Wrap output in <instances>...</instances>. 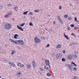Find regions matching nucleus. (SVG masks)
<instances>
[{"label":"nucleus","mask_w":79,"mask_h":79,"mask_svg":"<svg viewBox=\"0 0 79 79\" xmlns=\"http://www.w3.org/2000/svg\"><path fill=\"white\" fill-rule=\"evenodd\" d=\"M5 27L6 29H10L11 28V25L10 23H7L5 24Z\"/></svg>","instance_id":"1"},{"label":"nucleus","mask_w":79,"mask_h":79,"mask_svg":"<svg viewBox=\"0 0 79 79\" xmlns=\"http://www.w3.org/2000/svg\"><path fill=\"white\" fill-rule=\"evenodd\" d=\"M34 40L35 42V43H36V44H39L40 43V42H41L40 40L38 39L37 37H35Z\"/></svg>","instance_id":"2"},{"label":"nucleus","mask_w":79,"mask_h":79,"mask_svg":"<svg viewBox=\"0 0 79 79\" xmlns=\"http://www.w3.org/2000/svg\"><path fill=\"white\" fill-rule=\"evenodd\" d=\"M20 45H24V42L22 40H18L16 41Z\"/></svg>","instance_id":"3"},{"label":"nucleus","mask_w":79,"mask_h":79,"mask_svg":"<svg viewBox=\"0 0 79 79\" xmlns=\"http://www.w3.org/2000/svg\"><path fill=\"white\" fill-rule=\"evenodd\" d=\"M56 57L58 59H60L62 57V55L60 54H57L56 55Z\"/></svg>","instance_id":"4"},{"label":"nucleus","mask_w":79,"mask_h":79,"mask_svg":"<svg viewBox=\"0 0 79 79\" xmlns=\"http://www.w3.org/2000/svg\"><path fill=\"white\" fill-rule=\"evenodd\" d=\"M8 63L11 65V66L14 67V68H16V66L15 64L13 62H9Z\"/></svg>","instance_id":"5"},{"label":"nucleus","mask_w":79,"mask_h":79,"mask_svg":"<svg viewBox=\"0 0 79 79\" xmlns=\"http://www.w3.org/2000/svg\"><path fill=\"white\" fill-rule=\"evenodd\" d=\"M45 68L46 69H49L50 68V66L49 64H47L46 65L44 66Z\"/></svg>","instance_id":"6"},{"label":"nucleus","mask_w":79,"mask_h":79,"mask_svg":"<svg viewBox=\"0 0 79 79\" xmlns=\"http://www.w3.org/2000/svg\"><path fill=\"white\" fill-rule=\"evenodd\" d=\"M32 65L34 67V68H35L36 66V64H35V61L34 60H33L32 61Z\"/></svg>","instance_id":"7"},{"label":"nucleus","mask_w":79,"mask_h":79,"mask_svg":"<svg viewBox=\"0 0 79 79\" xmlns=\"http://www.w3.org/2000/svg\"><path fill=\"white\" fill-rule=\"evenodd\" d=\"M9 41H10V42H13V43H14V44H17V45H18V43L17 42L11 39H10Z\"/></svg>","instance_id":"8"},{"label":"nucleus","mask_w":79,"mask_h":79,"mask_svg":"<svg viewBox=\"0 0 79 79\" xmlns=\"http://www.w3.org/2000/svg\"><path fill=\"white\" fill-rule=\"evenodd\" d=\"M67 58L69 60H71L72 59V55L71 54L69 55L67 57Z\"/></svg>","instance_id":"9"},{"label":"nucleus","mask_w":79,"mask_h":79,"mask_svg":"<svg viewBox=\"0 0 79 79\" xmlns=\"http://www.w3.org/2000/svg\"><path fill=\"white\" fill-rule=\"evenodd\" d=\"M26 66L27 69H30V68H31V65L30 64H26Z\"/></svg>","instance_id":"10"},{"label":"nucleus","mask_w":79,"mask_h":79,"mask_svg":"<svg viewBox=\"0 0 79 79\" xmlns=\"http://www.w3.org/2000/svg\"><path fill=\"white\" fill-rule=\"evenodd\" d=\"M11 53L10 55L11 56H12V55H13L14 53H16V51L14 50H12L11 51Z\"/></svg>","instance_id":"11"},{"label":"nucleus","mask_w":79,"mask_h":79,"mask_svg":"<svg viewBox=\"0 0 79 79\" xmlns=\"http://www.w3.org/2000/svg\"><path fill=\"white\" fill-rule=\"evenodd\" d=\"M45 63L46 64H50V61L48 60H45Z\"/></svg>","instance_id":"12"},{"label":"nucleus","mask_w":79,"mask_h":79,"mask_svg":"<svg viewBox=\"0 0 79 79\" xmlns=\"http://www.w3.org/2000/svg\"><path fill=\"white\" fill-rule=\"evenodd\" d=\"M10 17L9 15H8V13H6V15H4V17L6 18H8Z\"/></svg>","instance_id":"13"},{"label":"nucleus","mask_w":79,"mask_h":79,"mask_svg":"<svg viewBox=\"0 0 79 79\" xmlns=\"http://www.w3.org/2000/svg\"><path fill=\"white\" fill-rule=\"evenodd\" d=\"M17 28H18V29H20V31H23V29L21 28V27H20L19 26L17 25Z\"/></svg>","instance_id":"14"},{"label":"nucleus","mask_w":79,"mask_h":79,"mask_svg":"<svg viewBox=\"0 0 79 79\" xmlns=\"http://www.w3.org/2000/svg\"><path fill=\"white\" fill-rule=\"evenodd\" d=\"M72 58H77V56L76 55L74 54H73L72 55Z\"/></svg>","instance_id":"15"},{"label":"nucleus","mask_w":79,"mask_h":79,"mask_svg":"<svg viewBox=\"0 0 79 79\" xmlns=\"http://www.w3.org/2000/svg\"><path fill=\"white\" fill-rule=\"evenodd\" d=\"M61 47V44H58L56 47V48H60Z\"/></svg>","instance_id":"16"},{"label":"nucleus","mask_w":79,"mask_h":79,"mask_svg":"<svg viewBox=\"0 0 79 79\" xmlns=\"http://www.w3.org/2000/svg\"><path fill=\"white\" fill-rule=\"evenodd\" d=\"M64 36L65 38L67 39V40H69V38L68 37V36H67V35H66V34H64Z\"/></svg>","instance_id":"17"},{"label":"nucleus","mask_w":79,"mask_h":79,"mask_svg":"<svg viewBox=\"0 0 79 79\" xmlns=\"http://www.w3.org/2000/svg\"><path fill=\"white\" fill-rule=\"evenodd\" d=\"M66 65L67 66V67H68V68H71V67H72V66H71V64H67Z\"/></svg>","instance_id":"18"},{"label":"nucleus","mask_w":79,"mask_h":79,"mask_svg":"<svg viewBox=\"0 0 79 79\" xmlns=\"http://www.w3.org/2000/svg\"><path fill=\"white\" fill-rule=\"evenodd\" d=\"M59 21L60 23H61V24H64V23H63V21H62L61 20H60Z\"/></svg>","instance_id":"19"},{"label":"nucleus","mask_w":79,"mask_h":79,"mask_svg":"<svg viewBox=\"0 0 79 79\" xmlns=\"http://www.w3.org/2000/svg\"><path fill=\"white\" fill-rule=\"evenodd\" d=\"M57 19L59 21L61 20V18L60 17V16H57Z\"/></svg>","instance_id":"20"},{"label":"nucleus","mask_w":79,"mask_h":79,"mask_svg":"<svg viewBox=\"0 0 79 79\" xmlns=\"http://www.w3.org/2000/svg\"><path fill=\"white\" fill-rule=\"evenodd\" d=\"M63 17H64V18H68V15H64Z\"/></svg>","instance_id":"21"},{"label":"nucleus","mask_w":79,"mask_h":79,"mask_svg":"<svg viewBox=\"0 0 79 79\" xmlns=\"http://www.w3.org/2000/svg\"><path fill=\"white\" fill-rule=\"evenodd\" d=\"M17 36L18 37V35L15 34L14 36V38H15V39H17Z\"/></svg>","instance_id":"22"},{"label":"nucleus","mask_w":79,"mask_h":79,"mask_svg":"<svg viewBox=\"0 0 79 79\" xmlns=\"http://www.w3.org/2000/svg\"><path fill=\"white\" fill-rule=\"evenodd\" d=\"M8 14L9 15V16H10V15H12L13 13L12 12H9V13H8Z\"/></svg>","instance_id":"23"},{"label":"nucleus","mask_w":79,"mask_h":79,"mask_svg":"<svg viewBox=\"0 0 79 79\" xmlns=\"http://www.w3.org/2000/svg\"><path fill=\"white\" fill-rule=\"evenodd\" d=\"M34 11L35 13H39V10H34Z\"/></svg>","instance_id":"24"},{"label":"nucleus","mask_w":79,"mask_h":79,"mask_svg":"<svg viewBox=\"0 0 79 79\" xmlns=\"http://www.w3.org/2000/svg\"><path fill=\"white\" fill-rule=\"evenodd\" d=\"M24 25H25V23H23L22 24H21L20 25V26L21 27H23V26H24Z\"/></svg>","instance_id":"25"},{"label":"nucleus","mask_w":79,"mask_h":79,"mask_svg":"<svg viewBox=\"0 0 79 79\" xmlns=\"http://www.w3.org/2000/svg\"><path fill=\"white\" fill-rule=\"evenodd\" d=\"M47 76H49V77H50V76H51V74H50V73H47Z\"/></svg>","instance_id":"26"},{"label":"nucleus","mask_w":79,"mask_h":79,"mask_svg":"<svg viewBox=\"0 0 79 79\" xmlns=\"http://www.w3.org/2000/svg\"><path fill=\"white\" fill-rule=\"evenodd\" d=\"M28 13V11H26L24 12V13H23L24 15H26Z\"/></svg>","instance_id":"27"},{"label":"nucleus","mask_w":79,"mask_h":79,"mask_svg":"<svg viewBox=\"0 0 79 79\" xmlns=\"http://www.w3.org/2000/svg\"><path fill=\"white\" fill-rule=\"evenodd\" d=\"M67 31H70L71 30V28L69 27H68L67 29Z\"/></svg>","instance_id":"28"},{"label":"nucleus","mask_w":79,"mask_h":79,"mask_svg":"<svg viewBox=\"0 0 79 79\" xmlns=\"http://www.w3.org/2000/svg\"><path fill=\"white\" fill-rule=\"evenodd\" d=\"M7 6H9V7H11V6H12V5L10 4H9L7 5Z\"/></svg>","instance_id":"29"},{"label":"nucleus","mask_w":79,"mask_h":79,"mask_svg":"<svg viewBox=\"0 0 79 79\" xmlns=\"http://www.w3.org/2000/svg\"><path fill=\"white\" fill-rule=\"evenodd\" d=\"M29 25L31 26H34V25L32 24V23H29Z\"/></svg>","instance_id":"30"},{"label":"nucleus","mask_w":79,"mask_h":79,"mask_svg":"<svg viewBox=\"0 0 79 79\" xmlns=\"http://www.w3.org/2000/svg\"><path fill=\"white\" fill-rule=\"evenodd\" d=\"M62 61H66V60H65L64 58H62Z\"/></svg>","instance_id":"31"},{"label":"nucleus","mask_w":79,"mask_h":79,"mask_svg":"<svg viewBox=\"0 0 79 79\" xmlns=\"http://www.w3.org/2000/svg\"><path fill=\"white\" fill-rule=\"evenodd\" d=\"M73 78L74 79H77V77L76 76H74L73 77Z\"/></svg>","instance_id":"32"},{"label":"nucleus","mask_w":79,"mask_h":79,"mask_svg":"<svg viewBox=\"0 0 79 79\" xmlns=\"http://www.w3.org/2000/svg\"><path fill=\"white\" fill-rule=\"evenodd\" d=\"M18 66H21V64L20 63H18Z\"/></svg>","instance_id":"33"},{"label":"nucleus","mask_w":79,"mask_h":79,"mask_svg":"<svg viewBox=\"0 0 79 79\" xmlns=\"http://www.w3.org/2000/svg\"><path fill=\"white\" fill-rule=\"evenodd\" d=\"M79 29L78 27H75L74 28V29H75V30H76V29Z\"/></svg>","instance_id":"34"},{"label":"nucleus","mask_w":79,"mask_h":79,"mask_svg":"<svg viewBox=\"0 0 79 79\" xmlns=\"http://www.w3.org/2000/svg\"><path fill=\"white\" fill-rule=\"evenodd\" d=\"M29 15H33V14L32 12H30L29 13Z\"/></svg>","instance_id":"35"},{"label":"nucleus","mask_w":79,"mask_h":79,"mask_svg":"<svg viewBox=\"0 0 79 79\" xmlns=\"http://www.w3.org/2000/svg\"><path fill=\"white\" fill-rule=\"evenodd\" d=\"M49 31L50 32H52V31H53V30L52 29H49Z\"/></svg>","instance_id":"36"},{"label":"nucleus","mask_w":79,"mask_h":79,"mask_svg":"<svg viewBox=\"0 0 79 79\" xmlns=\"http://www.w3.org/2000/svg\"><path fill=\"white\" fill-rule=\"evenodd\" d=\"M74 20L75 21H76L77 22H78V21L77 20V18L76 17H75Z\"/></svg>","instance_id":"37"},{"label":"nucleus","mask_w":79,"mask_h":79,"mask_svg":"<svg viewBox=\"0 0 79 79\" xmlns=\"http://www.w3.org/2000/svg\"><path fill=\"white\" fill-rule=\"evenodd\" d=\"M73 69L74 71H76L77 70V68L76 67H74Z\"/></svg>","instance_id":"38"},{"label":"nucleus","mask_w":79,"mask_h":79,"mask_svg":"<svg viewBox=\"0 0 79 79\" xmlns=\"http://www.w3.org/2000/svg\"><path fill=\"white\" fill-rule=\"evenodd\" d=\"M69 68L70 71H71V70H73V69L72 68V66Z\"/></svg>","instance_id":"39"},{"label":"nucleus","mask_w":79,"mask_h":79,"mask_svg":"<svg viewBox=\"0 0 79 79\" xmlns=\"http://www.w3.org/2000/svg\"><path fill=\"white\" fill-rule=\"evenodd\" d=\"M74 53H75V54H76V55H77V54L78 53L76 51H74Z\"/></svg>","instance_id":"40"},{"label":"nucleus","mask_w":79,"mask_h":79,"mask_svg":"<svg viewBox=\"0 0 79 79\" xmlns=\"http://www.w3.org/2000/svg\"><path fill=\"white\" fill-rule=\"evenodd\" d=\"M68 19H69V20H72V19L71 18V17H69L68 18Z\"/></svg>","instance_id":"41"},{"label":"nucleus","mask_w":79,"mask_h":79,"mask_svg":"<svg viewBox=\"0 0 79 79\" xmlns=\"http://www.w3.org/2000/svg\"><path fill=\"white\" fill-rule=\"evenodd\" d=\"M70 26L72 27H74V25H73V24L70 25Z\"/></svg>","instance_id":"42"},{"label":"nucleus","mask_w":79,"mask_h":79,"mask_svg":"<svg viewBox=\"0 0 79 79\" xmlns=\"http://www.w3.org/2000/svg\"><path fill=\"white\" fill-rule=\"evenodd\" d=\"M17 8V6H15V11H17V9H16Z\"/></svg>","instance_id":"43"},{"label":"nucleus","mask_w":79,"mask_h":79,"mask_svg":"<svg viewBox=\"0 0 79 79\" xmlns=\"http://www.w3.org/2000/svg\"><path fill=\"white\" fill-rule=\"evenodd\" d=\"M50 47V45L48 44H47V45L46 46V47Z\"/></svg>","instance_id":"44"},{"label":"nucleus","mask_w":79,"mask_h":79,"mask_svg":"<svg viewBox=\"0 0 79 79\" xmlns=\"http://www.w3.org/2000/svg\"><path fill=\"white\" fill-rule=\"evenodd\" d=\"M62 52L63 53H66V51H65V50H63L62 51Z\"/></svg>","instance_id":"45"},{"label":"nucleus","mask_w":79,"mask_h":79,"mask_svg":"<svg viewBox=\"0 0 79 79\" xmlns=\"http://www.w3.org/2000/svg\"><path fill=\"white\" fill-rule=\"evenodd\" d=\"M62 7H61V6H59V10H61Z\"/></svg>","instance_id":"46"},{"label":"nucleus","mask_w":79,"mask_h":79,"mask_svg":"<svg viewBox=\"0 0 79 79\" xmlns=\"http://www.w3.org/2000/svg\"><path fill=\"white\" fill-rule=\"evenodd\" d=\"M24 64H22V66L20 67V68H23V67H24Z\"/></svg>","instance_id":"47"},{"label":"nucleus","mask_w":79,"mask_h":79,"mask_svg":"<svg viewBox=\"0 0 79 79\" xmlns=\"http://www.w3.org/2000/svg\"><path fill=\"white\" fill-rule=\"evenodd\" d=\"M0 6L1 9H2L3 8V6Z\"/></svg>","instance_id":"48"},{"label":"nucleus","mask_w":79,"mask_h":79,"mask_svg":"<svg viewBox=\"0 0 79 79\" xmlns=\"http://www.w3.org/2000/svg\"><path fill=\"white\" fill-rule=\"evenodd\" d=\"M2 48H1V47H0V52L2 50Z\"/></svg>","instance_id":"49"},{"label":"nucleus","mask_w":79,"mask_h":79,"mask_svg":"<svg viewBox=\"0 0 79 79\" xmlns=\"http://www.w3.org/2000/svg\"><path fill=\"white\" fill-rule=\"evenodd\" d=\"M53 24H55V22H53Z\"/></svg>","instance_id":"50"},{"label":"nucleus","mask_w":79,"mask_h":79,"mask_svg":"<svg viewBox=\"0 0 79 79\" xmlns=\"http://www.w3.org/2000/svg\"><path fill=\"white\" fill-rule=\"evenodd\" d=\"M74 66H77V65H76V64H75V63L74 64Z\"/></svg>","instance_id":"51"},{"label":"nucleus","mask_w":79,"mask_h":79,"mask_svg":"<svg viewBox=\"0 0 79 79\" xmlns=\"http://www.w3.org/2000/svg\"><path fill=\"white\" fill-rule=\"evenodd\" d=\"M71 64H74L75 63H74V62H72V63H71Z\"/></svg>","instance_id":"52"},{"label":"nucleus","mask_w":79,"mask_h":79,"mask_svg":"<svg viewBox=\"0 0 79 79\" xmlns=\"http://www.w3.org/2000/svg\"><path fill=\"white\" fill-rule=\"evenodd\" d=\"M71 35H74L73 34V33H71Z\"/></svg>","instance_id":"53"},{"label":"nucleus","mask_w":79,"mask_h":79,"mask_svg":"<svg viewBox=\"0 0 79 79\" xmlns=\"http://www.w3.org/2000/svg\"><path fill=\"white\" fill-rule=\"evenodd\" d=\"M40 74H41V75H42V73L40 72Z\"/></svg>","instance_id":"54"},{"label":"nucleus","mask_w":79,"mask_h":79,"mask_svg":"<svg viewBox=\"0 0 79 79\" xmlns=\"http://www.w3.org/2000/svg\"><path fill=\"white\" fill-rule=\"evenodd\" d=\"M1 53H4V52H3V51H2L1 52Z\"/></svg>","instance_id":"55"},{"label":"nucleus","mask_w":79,"mask_h":79,"mask_svg":"<svg viewBox=\"0 0 79 79\" xmlns=\"http://www.w3.org/2000/svg\"><path fill=\"white\" fill-rule=\"evenodd\" d=\"M40 70L41 69V70H43V69H42V68H40Z\"/></svg>","instance_id":"56"},{"label":"nucleus","mask_w":79,"mask_h":79,"mask_svg":"<svg viewBox=\"0 0 79 79\" xmlns=\"http://www.w3.org/2000/svg\"><path fill=\"white\" fill-rule=\"evenodd\" d=\"M21 74V73L19 72L18 73V74Z\"/></svg>","instance_id":"57"},{"label":"nucleus","mask_w":79,"mask_h":79,"mask_svg":"<svg viewBox=\"0 0 79 79\" xmlns=\"http://www.w3.org/2000/svg\"><path fill=\"white\" fill-rule=\"evenodd\" d=\"M48 16H49V17H50V15H48Z\"/></svg>","instance_id":"58"},{"label":"nucleus","mask_w":79,"mask_h":79,"mask_svg":"<svg viewBox=\"0 0 79 79\" xmlns=\"http://www.w3.org/2000/svg\"><path fill=\"white\" fill-rule=\"evenodd\" d=\"M45 29L46 30H47V28H45Z\"/></svg>","instance_id":"59"},{"label":"nucleus","mask_w":79,"mask_h":79,"mask_svg":"<svg viewBox=\"0 0 79 79\" xmlns=\"http://www.w3.org/2000/svg\"><path fill=\"white\" fill-rule=\"evenodd\" d=\"M0 78H1V76H0Z\"/></svg>","instance_id":"60"},{"label":"nucleus","mask_w":79,"mask_h":79,"mask_svg":"<svg viewBox=\"0 0 79 79\" xmlns=\"http://www.w3.org/2000/svg\"><path fill=\"white\" fill-rule=\"evenodd\" d=\"M2 79H5V78H2Z\"/></svg>","instance_id":"61"},{"label":"nucleus","mask_w":79,"mask_h":79,"mask_svg":"<svg viewBox=\"0 0 79 79\" xmlns=\"http://www.w3.org/2000/svg\"><path fill=\"white\" fill-rule=\"evenodd\" d=\"M72 44H70V45H72Z\"/></svg>","instance_id":"62"},{"label":"nucleus","mask_w":79,"mask_h":79,"mask_svg":"<svg viewBox=\"0 0 79 79\" xmlns=\"http://www.w3.org/2000/svg\"><path fill=\"white\" fill-rule=\"evenodd\" d=\"M5 61H7V60H5Z\"/></svg>","instance_id":"63"},{"label":"nucleus","mask_w":79,"mask_h":79,"mask_svg":"<svg viewBox=\"0 0 79 79\" xmlns=\"http://www.w3.org/2000/svg\"><path fill=\"white\" fill-rule=\"evenodd\" d=\"M10 68H11V67H10Z\"/></svg>","instance_id":"64"}]
</instances>
